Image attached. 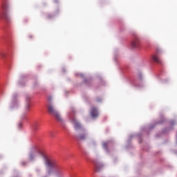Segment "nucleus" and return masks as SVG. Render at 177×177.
<instances>
[{
  "instance_id": "f257e3e1",
  "label": "nucleus",
  "mask_w": 177,
  "mask_h": 177,
  "mask_svg": "<svg viewBox=\"0 0 177 177\" xmlns=\"http://www.w3.org/2000/svg\"><path fill=\"white\" fill-rule=\"evenodd\" d=\"M2 12L0 13V20H5L7 23H12V15H10V6L6 2L1 5Z\"/></svg>"
},
{
  "instance_id": "f03ea898",
  "label": "nucleus",
  "mask_w": 177,
  "mask_h": 177,
  "mask_svg": "<svg viewBox=\"0 0 177 177\" xmlns=\"http://www.w3.org/2000/svg\"><path fill=\"white\" fill-rule=\"evenodd\" d=\"M48 113L51 114V115H53V117H55V118H56L57 121H59V122H62V121H63V120L62 119V116H60V114H59V112L56 111L53 105L49 104L48 106Z\"/></svg>"
},
{
  "instance_id": "7ed1b4c3",
  "label": "nucleus",
  "mask_w": 177,
  "mask_h": 177,
  "mask_svg": "<svg viewBox=\"0 0 177 177\" xmlns=\"http://www.w3.org/2000/svg\"><path fill=\"white\" fill-rule=\"evenodd\" d=\"M140 45H142V43L140 42V39L138 37H136L131 41V48H133V49H139V48H140Z\"/></svg>"
},
{
  "instance_id": "20e7f679",
  "label": "nucleus",
  "mask_w": 177,
  "mask_h": 177,
  "mask_svg": "<svg viewBox=\"0 0 177 177\" xmlns=\"http://www.w3.org/2000/svg\"><path fill=\"white\" fill-rule=\"evenodd\" d=\"M77 140H85L86 139V133H80L76 136Z\"/></svg>"
},
{
  "instance_id": "39448f33",
  "label": "nucleus",
  "mask_w": 177,
  "mask_h": 177,
  "mask_svg": "<svg viewBox=\"0 0 177 177\" xmlns=\"http://www.w3.org/2000/svg\"><path fill=\"white\" fill-rule=\"evenodd\" d=\"M91 115L93 117V118H96V117L99 116V112H97V109L95 107H93L91 109Z\"/></svg>"
},
{
  "instance_id": "423d86ee",
  "label": "nucleus",
  "mask_w": 177,
  "mask_h": 177,
  "mask_svg": "<svg viewBox=\"0 0 177 177\" xmlns=\"http://www.w3.org/2000/svg\"><path fill=\"white\" fill-rule=\"evenodd\" d=\"M72 122L74 125V128L75 131H78V129H81V124L77 121L75 118H73Z\"/></svg>"
},
{
  "instance_id": "0eeeda50",
  "label": "nucleus",
  "mask_w": 177,
  "mask_h": 177,
  "mask_svg": "<svg viewBox=\"0 0 177 177\" xmlns=\"http://www.w3.org/2000/svg\"><path fill=\"white\" fill-rule=\"evenodd\" d=\"M152 59H153V62H155V63H158V64H161V59H160V58H158V57H157V55H153L152 57Z\"/></svg>"
},
{
  "instance_id": "6e6552de",
  "label": "nucleus",
  "mask_w": 177,
  "mask_h": 177,
  "mask_svg": "<svg viewBox=\"0 0 177 177\" xmlns=\"http://www.w3.org/2000/svg\"><path fill=\"white\" fill-rule=\"evenodd\" d=\"M103 168H104V166L103 165H98L97 167H96V171L97 172H99L100 171H102V169H103Z\"/></svg>"
},
{
  "instance_id": "1a4fd4ad",
  "label": "nucleus",
  "mask_w": 177,
  "mask_h": 177,
  "mask_svg": "<svg viewBox=\"0 0 177 177\" xmlns=\"http://www.w3.org/2000/svg\"><path fill=\"white\" fill-rule=\"evenodd\" d=\"M26 100L28 102V100H30V98H28ZM25 110L26 111H30V103L27 102L25 106Z\"/></svg>"
},
{
  "instance_id": "9d476101",
  "label": "nucleus",
  "mask_w": 177,
  "mask_h": 177,
  "mask_svg": "<svg viewBox=\"0 0 177 177\" xmlns=\"http://www.w3.org/2000/svg\"><path fill=\"white\" fill-rule=\"evenodd\" d=\"M110 144V142L107 141V142H104L102 143V147L104 149H107V147L109 146V145Z\"/></svg>"
},
{
  "instance_id": "9b49d317",
  "label": "nucleus",
  "mask_w": 177,
  "mask_h": 177,
  "mask_svg": "<svg viewBox=\"0 0 177 177\" xmlns=\"http://www.w3.org/2000/svg\"><path fill=\"white\" fill-rule=\"evenodd\" d=\"M32 129L33 131H37L38 130V124L34 123L32 125Z\"/></svg>"
},
{
  "instance_id": "f8f14e48",
  "label": "nucleus",
  "mask_w": 177,
  "mask_h": 177,
  "mask_svg": "<svg viewBox=\"0 0 177 177\" xmlns=\"http://www.w3.org/2000/svg\"><path fill=\"white\" fill-rule=\"evenodd\" d=\"M28 39H30L31 41V40L34 39V35H28Z\"/></svg>"
},
{
  "instance_id": "ddd939ff",
  "label": "nucleus",
  "mask_w": 177,
  "mask_h": 177,
  "mask_svg": "<svg viewBox=\"0 0 177 177\" xmlns=\"http://www.w3.org/2000/svg\"><path fill=\"white\" fill-rule=\"evenodd\" d=\"M12 97L13 102H15V100H16V97H17V94H13Z\"/></svg>"
},
{
  "instance_id": "4468645a",
  "label": "nucleus",
  "mask_w": 177,
  "mask_h": 177,
  "mask_svg": "<svg viewBox=\"0 0 177 177\" xmlns=\"http://www.w3.org/2000/svg\"><path fill=\"white\" fill-rule=\"evenodd\" d=\"M0 56H1V57H2V59H3V57H5L6 56V54L5 53H1Z\"/></svg>"
},
{
  "instance_id": "2eb2a0df",
  "label": "nucleus",
  "mask_w": 177,
  "mask_h": 177,
  "mask_svg": "<svg viewBox=\"0 0 177 177\" xmlns=\"http://www.w3.org/2000/svg\"><path fill=\"white\" fill-rule=\"evenodd\" d=\"M22 125L23 124H21V122L19 123L18 124V128H21Z\"/></svg>"
},
{
  "instance_id": "dca6fc26",
  "label": "nucleus",
  "mask_w": 177,
  "mask_h": 177,
  "mask_svg": "<svg viewBox=\"0 0 177 177\" xmlns=\"http://www.w3.org/2000/svg\"><path fill=\"white\" fill-rule=\"evenodd\" d=\"M96 102H102V99H100V98H97Z\"/></svg>"
},
{
  "instance_id": "f3484780",
  "label": "nucleus",
  "mask_w": 177,
  "mask_h": 177,
  "mask_svg": "<svg viewBox=\"0 0 177 177\" xmlns=\"http://www.w3.org/2000/svg\"><path fill=\"white\" fill-rule=\"evenodd\" d=\"M73 116H74V115L69 114V118H73Z\"/></svg>"
},
{
  "instance_id": "a211bd4d",
  "label": "nucleus",
  "mask_w": 177,
  "mask_h": 177,
  "mask_svg": "<svg viewBox=\"0 0 177 177\" xmlns=\"http://www.w3.org/2000/svg\"><path fill=\"white\" fill-rule=\"evenodd\" d=\"M28 21V19H25L24 20V22H25V23H27Z\"/></svg>"
},
{
  "instance_id": "6ab92c4d",
  "label": "nucleus",
  "mask_w": 177,
  "mask_h": 177,
  "mask_svg": "<svg viewBox=\"0 0 177 177\" xmlns=\"http://www.w3.org/2000/svg\"><path fill=\"white\" fill-rule=\"evenodd\" d=\"M93 145H95V142H93Z\"/></svg>"
}]
</instances>
